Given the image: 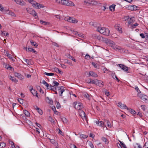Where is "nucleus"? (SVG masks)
<instances>
[{
	"mask_svg": "<svg viewBox=\"0 0 148 148\" xmlns=\"http://www.w3.org/2000/svg\"><path fill=\"white\" fill-rule=\"evenodd\" d=\"M96 30L104 35L108 36L109 35L110 31L107 28L101 27H98Z\"/></svg>",
	"mask_w": 148,
	"mask_h": 148,
	"instance_id": "nucleus-1",
	"label": "nucleus"
},
{
	"mask_svg": "<svg viewBox=\"0 0 148 148\" xmlns=\"http://www.w3.org/2000/svg\"><path fill=\"white\" fill-rule=\"evenodd\" d=\"M73 104L74 106V108L79 111L82 110L83 108L82 103L80 102L75 101L73 103Z\"/></svg>",
	"mask_w": 148,
	"mask_h": 148,
	"instance_id": "nucleus-2",
	"label": "nucleus"
},
{
	"mask_svg": "<svg viewBox=\"0 0 148 148\" xmlns=\"http://www.w3.org/2000/svg\"><path fill=\"white\" fill-rule=\"evenodd\" d=\"M64 20L70 23H77L78 21L76 19L70 17H65Z\"/></svg>",
	"mask_w": 148,
	"mask_h": 148,
	"instance_id": "nucleus-3",
	"label": "nucleus"
},
{
	"mask_svg": "<svg viewBox=\"0 0 148 148\" xmlns=\"http://www.w3.org/2000/svg\"><path fill=\"white\" fill-rule=\"evenodd\" d=\"M26 10L29 13L33 16L35 18H38V16L37 13L34 10H33L32 9L29 8H27Z\"/></svg>",
	"mask_w": 148,
	"mask_h": 148,
	"instance_id": "nucleus-4",
	"label": "nucleus"
},
{
	"mask_svg": "<svg viewBox=\"0 0 148 148\" xmlns=\"http://www.w3.org/2000/svg\"><path fill=\"white\" fill-rule=\"evenodd\" d=\"M62 4L66 6H74V3L72 1L69 0H62Z\"/></svg>",
	"mask_w": 148,
	"mask_h": 148,
	"instance_id": "nucleus-5",
	"label": "nucleus"
},
{
	"mask_svg": "<svg viewBox=\"0 0 148 148\" xmlns=\"http://www.w3.org/2000/svg\"><path fill=\"white\" fill-rule=\"evenodd\" d=\"M112 47L114 50L120 52H122L124 51V49L123 48L120 47L115 45V44L113 45Z\"/></svg>",
	"mask_w": 148,
	"mask_h": 148,
	"instance_id": "nucleus-6",
	"label": "nucleus"
},
{
	"mask_svg": "<svg viewBox=\"0 0 148 148\" xmlns=\"http://www.w3.org/2000/svg\"><path fill=\"white\" fill-rule=\"evenodd\" d=\"M138 96L146 103L148 102V97L143 94L139 95Z\"/></svg>",
	"mask_w": 148,
	"mask_h": 148,
	"instance_id": "nucleus-7",
	"label": "nucleus"
},
{
	"mask_svg": "<svg viewBox=\"0 0 148 148\" xmlns=\"http://www.w3.org/2000/svg\"><path fill=\"white\" fill-rule=\"evenodd\" d=\"M104 40L108 45L110 46L111 47H112V46L113 45L115 44L114 42L113 41L109 39L105 38V40Z\"/></svg>",
	"mask_w": 148,
	"mask_h": 148,
	"instance_id": "nucleus-8",
	"label": "nucleus"
},
{
	"mask_svg": "<svg viewBox=\"0 0 148 148\" xmlns=\"http://www.w3.org/2000/svg\"><path fill=\"white\" fill-rule=\"evenodd\" d=\"M127 21L126 22L125 24L128 27L133 24L134 21L132 19V18H128L127 20Z\"/></svg>",
	"mask_w": 148,
	"mask_h": 148,
	"instance_id": "nucleus-9",
	"label": "nucleus"
},
{
	"mask_svg": "<svg viewBox=\"0 0 148 148\" xmlns=\"http://www.w3.org/2000/svg\"><path fill=\"white\" fill-rule=\"evenodd\" d=\"M79 116L81 117L83 120L85 119L86 121L87 116L85 112L84 111L82 110L79 111Z\"/></svg>",
	"mask_w": 148,
	"mask_h": 148,
	"instance_id": "nucleus-10",
	"label": "nucleus"
},
{
	"mask_svg": "<svg viewBox=\"0 0 148 148\" xmlns=\"http://www.w3.org/2000/svg\"><path fill=\"white\" fill-rule=\"evenodd\" d=\"M29 88H30L29 90L33 95L34 96H36L37 97H38V96L37 95L38 93L36 91L35 89H33L32 86H29Z\"/></svg>",
	"mask_w": 148,
	"mask_h": 148,
	"instance_id": "nucleus-11",
	"label": "nucleus"
},
{
	"mask_svg": "<svg viewBox=\"0 0 148 148\" xmlns=\"http://www.w3.org/2000/svg\"><path fill=\"white\" fill-rule=\"evenodd\" d=\"M117 105L118 107H120L121 109H128L127 106L125 105L122 103L121 102L118 103Z\"/></svg>",
	"mask_w": 148,
	"mask_h": 148,
	"instance_id": "nucleus-12",
	"label": "nucleus"
},
{
	"mask_svg": "<svg viewBox=\"0 0 148 148\" xmlns=\"http://www.w3.org/2000/svg\"><path fill=\"white\" fill-rule=\"evenodd\" d=\"M118 65L121 68L122 70L124 71H127L128 70V67L124 65L121 64H119Z\"/></svg>",
	"mask_w": 148,
	"mask_h": 148,
	"instance_id": "nucleus-13",
	"label": "nucleus"
},
{
	"mask_svg": "<svg viewBox=\"0 0 148 148\" xmlns=\"http://www.w3.org/2000/svg\"><path fill=\"white\" fill-rule=\"evenodd\" d=\"M14 75L16 77H17L20 80H22L23 79V77L20 74L15 72L14 73Z\"/></svg>",
	"mask_w": 148,
	"mask_h": 148,
	"instance_id": "nucleus-14",
	"label": "nucleus"
},
{
	"mask_svg": "<svg viewBox=\"0 0 148 148\" xmlns=\"http://www.w3.org/2000/svg\"><path fill=\"white\" fill-rule=\"evenodd\" d=\"M92 76L93 77H97L98 75L97 74L92 71H90L89 73V76Z\"/></svg>",
	"mask_w": 148,
	"mask_h": 148,
	"instance_id": "nucleus-15",
	"label": "nucleus"
},
{
	"mask_svg": "<svg viewBox=\"0 0 148 148\" xmlns=\"http://www.w3.org/2000/svg\"><path fill=\"white\" fill-rule=\"evenodd\" d=\"M23 59L28 65H31L33 64V62L31 60H28L23 58Z\"/></svg>",
	"mask_w": 148,
	"mask_h": 148,
	"instance_id": "nucleus-16",
	"label": "nucleus"
},
{
	"mask_svg": "<svg viewBox=\"0 0 148 148\" xmlns=\"http://www.w3.org/2000/svg\"><path fill=\"white\" fill-rule=\"evenodd\" d=\"M95 123L98 126L103 127L104 126V123L102 121H96Z\"/></svg>",
	"mask_w": 148,
	"mask_h": 148,
	"instance_id": "nucleus-17",
	"label": "nucleus"
},
{
	"mask_svg": "<svg viewBox=\"0 0 148 148\" xmlns=\"http://www.w3.org/2000/svg\"><path fill=\"white\" fill-rule=\"evenodd\" d=\"M90 25L93 26L94 27L96 28V29H97L98 27H99L98 26V24L97 23H94L91 22L90 23Z\"/></svg>",
	"mask_w": 148,
	"mask_h": 148,
	"instance_id": "nucleus-18",
	"label": "nucleus"
},
{
	"mask_svg": "<svg viewBox=\"0 0 148 148\" xmlns=\"http://www.w3.org/2000/svg\"><path fill=\"white\" fill-rule=\"evenodd\" d=\"M6 13L7 14L11 15L13 16H15V14L12 11L10 10H6Z\"/></svg>",
	"mask_w": 148,
	"mask_h": 148,
	"instance_id": "nucleus-19",
	"label": "nucleus"
},
{
	"mask_svg": "<svg viewBox=\"0 0 148 148\" xmlns=\"http://www.w3.org/2000/svg\"><path fill=\"white\" fill-rule=\"evenodd\" d=\"M28 1L32 5V6L34 7L35 8H36L37 2L32 0H28Z\"/></svg>",
	"mask_w": 148,
	"mask_h": 148,
	"instance_id": "nucleus-20",
	"label": "nucleus"
},
{
	"mask_svg": "<svg viewBox=\"0 0 148 148\" xmlns=\"http://www.w3.org/2000/svg\"><path fill=\"white\" fill-rule=\"evenodd\" d=\"M138 24L137 23H136L135 24H132L129 27H128L129 28H131L132 29H134L136 28V27L138 25Z\"/></svg>",
	"mask_w": 148,
	"mask_h": 148,
	"instance_id": "nucleus-21",
	"label": "nucleus"
},
{
	"mask_svg": "<svg viewBox=\"0 0 148 148\" xmlns=\"http://www.w3.org/2000/svg\"><path fill=\"white\" fill-rule=\"evenodd\" d=\"M34 108H36V109L38 112L41 115H42V111L39 108H38L37 106H34Z\"/></svg>",
	"mask_w": 148,
	"mask_h": 148,
	"instance_id": "nucleus-22",
	"label": "nucleus"
},
{
	"mask_svg": "<svg viewBox=\"0 0 148 148\" xmlns=\"http://www.w3.org/2000/svg\"><path fill=\"white\" fill-rule=\"evenodd\" d=\"M43 7L44 6L42 4L37 3L35 8L36 9H39L41 8H43Z\"/></svg>",
	"mask_w": 148,
	"mask_h": 148,
	"instance_id": "nucleus-23",
	"label": "nucleus"
},
{
	"mask_svg": "<svg viewBox=\"0 0 148 148\" xmlns=\"http://www.w3.org/2000/svg\"><path fill=\"white\" fill-rule=\"evenodd\" d=\"M40 23L42 24H43L44 25H49L50 23L44 21L42 20H40Z\"/></svg>",
	"mask_w": 148,
	"mask_h": 148,
	"instance_id": "nucleus-24",
	"label": "nucleus"
},
{
	"mask_svg": "<svg viewBox=\"0 0 148 148\" xmlns=\"http://www.w3.org/2000/svg\"><path fill=\"white\" fill-rule=\"evenodd\" d=\"M46 100L47 102L49 103L50 104H51L53 103V101L51 99H50L48 97H47L46 98Z\"/></svg>",
	"mask_w": 148,
	"mask_h": 148,
	"instance_id": "nucleus-25",
	"label": "nucleus"
},
{
	"mask_svg": "<svg viewBox=\"0 0 148 148\" xmlns=\"http://www.w3.org/2000/svg\"><path fill=\"white\" fill-rule=\"evenodd\" d=\"M87 137L88 136L86 135L80 134V136L79 137L81 139H85L87 138Z\"/></svg>",
	"mask_w": 148,
	"mask_h": 148,
	"instance_id": "nucleus-26",
	"label": "nucleus"
},
{
	"mask_svg": "<svg viewBox=\"0 0 148 148\" xmlns=\"http://www.w3.org/2000/svg\"><path fill=\"white\" fill-rule=\"evenodd\" d=\"M115 6L116 5L114 4H112V5H111L109 7V9L111 11H112L113 10V11H114Z\"/></svg>",
	"mask_w": 148,
	"mask_h": 148,
	"instance_id": "nucleus-27",
	"label": "nucleus"
},
{
	"mask_svg": "<svg viewBox=\"0 0 148 148\" xmlns=\"http://www.w3.org/2000/svg\"><path fill=\"white\" fill-rule=\"evenodd\" d=\"M30 42L32 45L37 47L38 46L37 44L35 42L33 41L32 40L30 41Z\"/></svg>",
	"mask_w": 148,
	"mask_h": 148,
	"instance_id": "nucleus-28",
	"label": "nucleus"
},
{
	"mask_svg": "<svg viewBox=\"0 0 148 148\" xmlns=\"http://www.w3.org/2000/svg\"><path fill=\"white\" fill-rule=\"evenodd\" d=\"M5 67L8 69L10 70H12V69H13V68L10 65H9L8 64H5Z\"/></svg>",
	"mask_w": 148,
	"mask_h": 148,
	"instance_id": "nucleus-29",
	"label": "nucleus"
},
{
	"mask_svg": "<svg viewBox=\"0 0 148 148\" xmlns=\"http://www.w3.org/2000/svg\"><path fill=\"white\" fill-rule=\"evenodd\" d=\"M135 89L137 91V92H138V96L140 94V93H141V91L140 90L138 87L137 86H135Z\"/></svg>",
	"mask_w": 148,
	"mask_h": 148,
	"instance_id": "nucleus-30",
	"label": "nucleus"
},
{
	"mask_svg": "<svg viewBox=\"0 0 148 148\" xmlns=\"http://www.w3.org/2000/svg\"><path fill=\"white\" fill-rule=\"evenodd\" d=\"M24 113L26 116L28 117L29 116V113L27 110H24Z\"/></svg>",
	"mask_w": 148,
	"mask_h": 148,
	"instance_id": "nucleus-31",
	"label": "nucleus"
},
{
	"mask_svg": "<svg viewBox=\"0 0 148 148\" xmlns=\"http://www.w3.org/2000/svg\"><path fill=\"white\" fill-rule=\"evenodd\" d=\"M10 79L14 82H17V81L16 80V79L15 78L11 76H10Z\"/></svg>",
	"mask_w": 148,
	"mask_h": 148,
	"instance_id": "nucleus-32",
	"label": "nucleus"
},
{
	"mask_svg": "<svg viewBox=\"0 0 148 148\" xmlns=\"http://www.w3.org/2000/svg\"><path fill=\"white\" fill-rule=\"evenodd\" d=\"M105 122H106L107 124V126L110 127H111V124L110 123V122L108 120H105L104 121Z\"/></svg>",
	"mask_w": 148,
	"mask_h": 148,
	"instance_id": "nucleus-33",
	"label": "nucleus"
},
{
	"mask_svg": "<svg viewBox=\"0 0 148 148\" xmlns=\"http://www.w3.org/2000/svg\"><path fill=\"white\" fill-rule=\"evenodd\" d=\"M92 64L95 68H98L99 67V65L98 64H97L96 63H95L94 62H92Z\"/></svg>",
	"mask_w": 148,
	"mask_h": 148,
	"instance_id": "nucleus-34",
	"label": "nucleus"
},
{
	"mask_svg": "<svg viewBox=\"0 0 148 148\" xmlns=\"http://www.w3.org/2000/svg\"><path fill=\"white\" fill-rule=\"evenodd\" d=\"M101 140L103 141L105 143H108V140L105 137H102L101 138Z\"/></svg>",
	"mask_w": 148,
	"mask_h": 148,
	"instance_id": "nucleus-35",
	"label": "nucleus"
},
{
	"mask_svg": "<svg viewBox=\"0 0 148 148\" xmlns=\"http://www.w3.org/2000/svg\"><path fill=\"white\" fill-rule=\"evenodd\" d=\"M62 122L64 123H68L67 119L63 117L61 119Z\"/></svg>",
	"mask_w": 148,
	"mask_h": 148,
	"instance_id": "nucleus-36",
	"label": "nucleus"
},
{
	"mask_svg": "<svg viewBox=\"0 0 148 148\" xmlns=\"http://www.w3.org/2000/svg\"><path fill=\"white\" fill-rule=\"evenodd\" d=\"M44 74L47 76H53V75L54 74L53 73H48L47 72H45Z\"/></svg>",
	"mask_w": 148,
	"mask_h": 148,
	"instance_id": "nucleus-37",
	"label": "nucleus"
},
{
	"mask_svg": "<svg viewBox=\"0 0 148 148\" xmlns=\"http://www.w3.org/2000/svg\"><path fill=\"white\" fill-rule=\"evenodd\" d=\"M54 86H57L59 85V83L56 81H54L53 82V83L52 84Z\"/></svg>",
	"mask_w": 148,
	"mask_h": 148,
	"instance_id": "nucleus-38",
	"label": "nucleus"
},
{
	"mask_svg": "<svg viewBox=\"0 0 148 148\" xmlns=\"http://www.w3.org/2000/svg\"><path fill=\"white\" fill-rule=\"evenodd\" d=\"M84 3L85 4L87 5H89V4H91L90 1L89 0L88 1L86 0L84 1Z\"/></svg>",
	"mask_w": 148,
	"mask_h": 148,
	"instance_id": "nucleus-39",
	"label": "nucleus"
},
{
	"mask_svg": "<svg viewBox=\"0 0 148 148\" xmlns=\"http://www.w3.org/2000/svg\"><path fill=\"white\" fill-rule=\"evenodd\" d=\"M42 83L44 85H45L47 87H48L49 86V84L46 82L45 80H43L42 82Z\"/></svg>",
	"mask_w": 148,
	"mask_h": 148,
	"instance_id": "nucleus-40",
	"label": "nucleus"
},
{
	"mask_svg": "<svg viewBox=\"0 0 148 148\" xmlns=\"http://www.w3.org/2000/svg\"><path fill=\"white\" fill-rule=\"evenodd\" d=\"M52 109L53 110V111H54V112L55 114H58L59 112H58V111H57L56 110L55 107H54V108H52Z\"/></svg>",
	"mask_w": 148,
	"mask_h": 148,
	"instance_id": "nucleus-41",
	"label": "nucleus"
},
{
	"mask_svg": "<svg viewBox=\"0 0 148 148\" xmlns=\"http://www.w3.org/2000/svg\"><path fill=\"white\" fill-rule=\"evenodd\" d=\"M90 2L91 4L96 5L97 4V1H95L94 0H91Z\"/></svg>",
	"mask_w": 148,
	"mask_h": 148,
	"instance_id": "nucleus-42",
	"label": "nucleus"
},
{
	"mask_svg": "<svg viewBox=\"0 0 148 148\" xmlns=\"http://www.w3.org/2000/svg\"><path fill=\"white\" fill-rule=\"evenodd\" d=\"M129 111H130L131 113L133 114H135L136 113L135 111L132 109H129Z\"/></svg>",
	"mask_w": 148,
	"mask_h": 148,
	"instance_id": "nucleus-43",
	"label": "nucleus"
},
{
	"mask_svg": "<svg viewBox=\"0 0 148 148\" xmlns=\"http://www.w3.org/2000/svg\"><path fill=\"white\" fill-rule=\"evenodd\" d=\"M5 146L6 144L5 143L3 142L1 143H0V146L1 147H4Z\"/></svg>",
	"mask_w": 148,
	"mask_h": 148,
	"instance_id": "nucleus-44",
	"label": "nucleus"
},
{
	"mask_svg": "<svg viewBox=\"0 0 148 148\" xmlns=\"http://www.w3.org/2000/svg\"><path fill=\"white\" fill-rule=\"evenodd\" d=\"M112 77L114 79L115 78H116V79L117 80L118 82H119L120 81V80L118 79V78L117 77V76L115 74H113L112 75Z\"/></svg>",
	"mask_w": 148,
	"mask_h": 148,
	"instance_id": "nucleus-45",
	"label": "nucleus"
},
{
	"mask_svg": "<svg viewBox=\"0 0 148 148\" xmlns=\"http://www.w3.org/2000/svg\"><path fill=\"white\" fill-rule=\"evenodd\" d=\"M89 145L90 146L91 148H95L94 145L91 142H89L88 143Z\"/></svg>",
	"mask_w": 148,
	"mask_h": 148,
	"instance_id": "nucleus-46",
	"label": "nucleus"
},
{
	"mask_svg": "<svg viewBox=\"0 0 148 148\" xmlns=\"http://www.w3.org/2000/svg\"><path fill=\"white\" fill-rule=\"evenodd\" d=\"M1 32V34L2 36L4 35V36H8V32H3L2 31Z\"/></svg>",
	"mask_w": 148,
	"mask_h": 148,
	"instance_id": "nucleus-47",
	"label": "nucleus"
},
{
	"mask_svg": "<svg viewBox=\"0 0 148 148\" xmlns=\"http://www.w3.org/2000/svg\"><path fill=\"white\" fill-rule=\"evenodd\" d=\"M143 148H148V141L145 143L143 146Z\"/></svg>",
	"mask_w": 148,
	"mask_h": 148,
	"instance_id": "nucleus-48",
	"label": "nucleus"
},
{
	"mask_svg": "<svg viewBox=\"0 0 148 148\" xmlns=\"http://www.w3.org/2000/svg\"><path fill=\"white\" fill-rule=\"evenodd\" d=\"M119 142L121 144V146L124 148H127L126 147L125 145L123 143H122L121 141H119Z\"/></svg>",
	"mask_w": 148,
	"mask_h": 148,
	"instance_id": "nucleus-49",
	"label": "nucleus"
},
{
	"mask_svg": "<svg viewBox=\"0 0 148 148\" xmlns=\"http://www.w3.org/2000/svg\"><path fill=\"white\" fill-rule=\"evenodd\" d=\"M90 82L91 83L93 84H95L97 82L94 80L92 79H91V80H90Z\"/></svg>",
	"mask_w": 148,
	"mask_h": 148,
	"instance_id": "nucleus-50",
	"label": "nucleus"
},
{
	"mask_svg": "<svg viewBox=\"0 0 148 148\" xmlns=\"http://www.w3.org/2000/svg\"><path fill=\"white\" fill-rule=\"evenodd\" d=\"M98 40H100L103 39V38L100 36H97L96 38Z\"/></svg>",
	"mask_w": 148,
	"mask_h": 148,
	"instance_id": "nucleus-51",
	"label": "nucleus"
},
{
	"mask_svg": "<svg viewBox=\"0 0 148 148\" xmlns=\"http://www.w3.org/2000/svg\"><path fill=\"white\" fill-rule=\"evenodd\" d=\"M49 140H50V142L52 144H54L55 143V140L53 139H50L49 138H48Z\"/></svg>",
	"mask_w": 148,
	"mask_h": 148,
	"instance_id": "nucleus-52",
	"label": "nucleus"
},
{
	"mask_svg": "<svg viewBox=\"0 0 148 148\" xmlns=\"http://www.w3.org/2000/svg\"><path fill=\"white\" fill-rule=\"evenodd\" d=\"M85 58L86 59L89 60L90 59V57L89 55H86L85 57Z\"/></svg>",
	"mask_w": 148,
	"mask_h": 148,
	"instance_id": "nucleus-53",
	"label": "nucleus"
},
{
	"mask_svg": "<svg viewBox=\"0 0 148 148\" xmlns=\"http://www.w3.org/2000/svg\"><path fill=\"white\" fill-rule=\"evenodd\" d=\"M56 107L58 109H59L60 108L61 106L60 105V103L58 102L57 103V104L56 105Z\"/></svg>",
	"mask_w": 148,
	"mask_h": 148,
	"instance_id": "nucleus-54",
	"label": "nucleus"
},
{
	"mask_svg": "<svg viewBox=\"0 0 148 148\" xmlns=\"http://www.w3.org/2000/svg\"><path fill=\"white\" fill-rule=\"evenodd\" d=\"M141 108L142 109L143 111H145V105H141Z\"/></svg>",
	"mask_w": 148,
	"mask_h": 148,
	"instance_id": "nucleus-55",
	"label": "nucleus"
},
{
	"mask_svg": "<svg viewBox=\"0 0 148 148\" xmlns=\"http://www.w3.org/2000/svg\"><path fill=\"white\" fill-rule=\"evenodd\" d=\"M18 101L21 104H22L23 103V99H20Z\"/></svg>",
	"mask_w": 148,
	"mask_h": 148,
	"instance_id": "nucleus-56",
	"label": "nucleus"
},
{
	"mask_svg": "<svg viewBox=\"0 0 148 148\" xmlns=\"http://www.w3.org/2000/svg\"><path fill=\"white\" fill-rule=\"evenodd\" d=\"M77 35L79 37H80L82 38H84V36L83 34H81L79 33H78Z\"/></svg>",
	"mask_w": 148,
	"mask_h": 148,
	"instance_id": "nucleus-57",
	"label": "nucleus"
},
{
	"mask_svg": "<svg viewBox=\"0 0 148 148\" xmlns=\"http://www.w3.org/2000/svg\"><path fill=\"white\" fill-rule=\"evenodd\" d=\"M69 58L75 62L76 61V60L72 56H70L69 57Z\"/></svg>",
	"mask_w": 148,
	"mask_h": 148,
	"instance_id": "nucleus-58",
	"label": "nucleus"
},
{
	"mask_svg": "<svg viewBox=\"0 0 148 148\" xmlns=\"http://www.w3.org/2000/svg\"><path fill=\"white\" fill-rule=\"evenodd\" d=\"M54 70L56 73H58V71H60V70L58 68L55 67L54 68Z\"/></svg>",
	"mask_w": 148,
	"mask_h": 148,
	"instance_id": "nucleus-59",
	"label": "nucleus"
},
{
	"mask_svg": "<svg viewBox=\"0 0 148 148\" xmlns=\"http://www.w3.org/2000/svg\"><path fill=\"white\" fill-rule=\"evenodd\" d=\"M6 55L10 59H12V57L11 56V55L10 54H9L8 53H6Z\"/></svg>",
	"mask_w": 148,
	"mask_h": 148,
	"instance_id": "nucleus-60",
	"label": "nucleus"
},
{
	"mask_svg": "<svg viewBox=\"0 0 148 148\" xmlns=\"http://www.w3.org/2000/svg\"><path fill=\"white\" fill-rule=\"evenodd\" d=\"M65 90H64V89H62V90H61L60 91V92H59V93L60 94V96H62V94L63 93V92H64V91H65Z\"/></svg>",
	"mask_w": 148,
	"mask_h": 148,
	"instance_id": "nucleus-61",
	"label": "nucleus"
},
{
	"mask_svg": "<svg viewBox=\"0 0 148 148\" xmlns=\"http://www.w3.org/2000/svg\"><path fill=\"white\" fill-rule=\"evenodd\" d=\"M103 71L104 73H108V70L106 68H104L103 69Z\"/></svg>",
	"mask_w": 148,
	"mask_h": 148,
	"instance_id": "nucleus-62",
	"label": "nucleus"
},
{
	"mask_svg": "<svg viewBox=\"0 0 148 148\" xmlns=\"http://www.w3.org/2000/svg\"><path fill=\"white\" fill-rule=\"evenodd\" d=\"M52 45L57 47H59V45L56 42H53L52 43Z\"/></svg>",
	"mask_w": 148,
	"mask_h": 148,
	"instance_id": "nucleus-63",
	"label": "nucleus"
},
{
	"mask_svg": "<svg viewBox=\"0 0 148 148\" xmlns=\"http://www.w3.org/2000/svg\"><path fill=\"white\" fill-rule=\"evenodd\" d=\"M135 148H142L140 145L137 144L136 146H135Z\"/></svg>",
	"mask_w": 148,
	"mask_h": 148,
	"instance_id": "nucleus-64",
	"label": "nucleus"
}]
</instances>
